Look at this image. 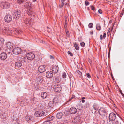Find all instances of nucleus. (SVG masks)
<instances>
[{
  "mask_svg": "<svg viewBox=\"0 0 124 124\" xmlns=\"http://www.w3.org/2000/svg\"><path fill=\"white\" fill-rule=\"evenodd\" d=\"M75 97V96L74 95H73L72 97H71L70 99V101L71 99H72L74 97Z\"/></svg>",
  "mask_w": 124,
  "mask_h": 124,
  "instance_id": "09e8293b",
  "label": "nucleus"
},
{
  "mask_svg": "<svg viewBox=\"0 0 124 124\" xmlns=\"http://www.w3.org/2000/svg\"><path fill=\"white\" fill-rule=\"evenodd\" d=\"M33 9L31 7H30L28 9L27 12L28 15H31L32 13Z\"/></svg>",
  "mask_w": 124,
  "mask_h": 124,
  "instance_id": "4be33fe9",
  "label": "nucleus"
},
{
  "mask_svg": "<svg viewBox=\"0 0 124 124\" xmlns=\"http://www.w3.org/2000/svg\"><path fill=\"white\" fill-rule=\"evenodd\" d=\"M62 4H61V7H62L64 5V3L62 2Z\"/></svg>",
  "mask_w": 124,
  "mask_h": 124,
  "instance_id": "49530a36",
  "label": "nucleus"
},
{
  "mask_svg": "<svg viewBox=\"0 0 124 124\" xmlns=\"http://www.w3.org/2000/svg\"><path fill=\"white\" fill-rule=\"evenodd\" d=\"M13 46V44L11 42H9L6 43V48L9 49V50L12 49Z\"/></svg>",
  "mask_w": 124,
  "mask_h": 124,
  "instance_id": "ddd939ff",
  "label": "nucleus"
},
{
  "mask_svg": "<svg viewBox=\"0 0 124 124\" xmlns=\"http://www.w3.org/2000/svg\"><path fill=\"white\" fill-rule=\"evenodd\" d=\"M65 0H61V2L63 0V1H65Z\"/></svg>",
  "mask_w": 124,
  "mask_h": 124,
  "instance_id": "0e129e2a",
  "label": "nucleus"
},
{
  "mask_svg": "<svg viewBox=\"0 0 124 124\" xmlns=\"http://www.w3.org/2000/svg\"><path fill=\"white\" fill-rule=\"evenodd\" d=\"M22 65V63L20 62H17L15 63V65L17 67H21Z\"/></svg>",
  "mask_w": 124,
  "mask_h": 124,
  "instance_id": "b1692460",
  "label": "nucleus"
},
{
  "mask_svg": "<svg viewBox=\"0 0 124 124\" xmlns=\"http://www.w3.org/2000/svg\"><path fill=\"white\" fill-rule=\"evenodd\" d=\"M47 31H48V32H49V31H50L49 29V28L48 27H47Z\"/></svg>",
  "mask_w": 124,
  "mask_h": 124,
  "instance_id": "864d4df0",
  "label": "nucleus"
},
{
  "mask_svg": "<svg viewBox=\"0 0 124 124\" xmlns=\"http://www.w3.org/2000/svg\"><path fill=\"white\" fill-rule=\"evenodd\" d=\"M4 40L3 38H0V47H3L4 43Z\"/></svg>",
  "mask_w": 124,
  "mask_h": 124,
  "instance_id": "5701e85b",
  "label": "nucleus"
},
{
  "mask_svg": "<svg viewBox=\"0 0 124 124\" xmlns=\"http://www.w3.org/2000/svg\"><path fill=\"white\" fill-rule=\"evenodd\" d=\"M4 20L6 22H9L12 20V17L10 15H7L4 17Z\"/></svg>",
  "mask_w": 124,
  "mask_h": 124,
  "instance_id": "6e6552de",
  "label": "nucleus"
},
{
  "mask_svg": "<svg viewBox=\"0 0 124 124\" xmlns=\"http://www.w3.org/2000/svg\"><path fill=\"white\" fill-rule=\"evenodd\" d=\"M3 31L4 32H11V30H9L7 27H5L3 29Z\"/></svg>",
  "mask_w": 124,
  "mask_h": 124,
  "instance_id": "393cba45",
  "label": "nucleus"
},
{
  "mask_svg": "<svg viewBox=\"0 0 124 124\" xmlns=\"http://www.w3.org/2000/svg\"><path fill=\"white\" fill-rule=\"evenodd\" d=\"M54 104L56 103L59 102V100L58 98L56 97H55L53 99V101H52Z\"/></svg>",
  "mask_w": 124,
  "mask_h": 124,
  "instance_id": "cd10ccee",
  "label": "nucleus"
},
{
  "mask_svg": "<svg viewBox=\"0 0 124 124\" xmlns=\"http://www.w3.org/2000/svg\"><path fill=\"white\" fill-rule=\"evenodd\" d=\"M21 31H18V34H20L21 32Z\"/></svg>",
  "mask_w": 124,
  "mask_h": 124,
  "instance_id": "6e6d98bb",
  "label": "nucleus"
},
{
  "mask_svg": "<svg viewBox=\"0 0 124 124\" xmlns=\"http://www.w3.org/2000/svg\"><path fill=\"white\" fill-rule=\"evenodd\" d=\"M67 20H65V24L66 25L67 24Z\"/></svg>",
  "mask_w": 124,
  "mask_h": 124,
  "instance_id": "5fc2aeb1",
  "label": "nucleus"
},
{
  "mask_svg": "<svg viewBox=\"0 0 124 124\" xmlns=\"http://www.w3.org/2000/svg\"><path fill=\"white\" fill-rule=\"evenodd\" d=\"M122 96L124 98V94H122Z\"/></svg>",
  "mask_w": 124,
  "mask_h": 124,
  "instance_id": "052dcab7",
  "label": "nucleus"
},
{
  "mask_svg": "<svg viewBox=\"0 0 124 124\" xmlns=\"http://www.w3.org/2000/svg\"><path fill=\"white\" fill-rule=\"evenodd\" d=\"M54 91L57 92H59L61 90V88L60 85H55L53 87Z\"/></svg>",
  "mask_w": 124,
  "mask_h": 124,
  "instance_id": "f8f14e48",
  "label": "nucleus"
},
{
  "mask_svg": "<svg viewBox=\"0 0 124 124\" xmlns=\"http://www.w3.org/2000/svg\"><path fill=\"white\" fill-rule=\"evenodd\" d=\"M45 123V122H44L43 123V124H46Z\"/></svg>",
  "mask_w": 124,
  "mask_h": 124,
  "instance_id": "680f3d73",
  "label": "nucleus"
},
{
  "mask_svg": "<svg viewBox=\"0 0 124 124\" xmlns=\"http://www.w3.org/2000/svg\"><path fill=\"white\" fill-rule=\"evenodd\" d=\"M20 60L23 63H27L29 62L27 58L25 57L22 56L20 58Z\"/></svg>",
  "mask_w": 124,
  "mask_h": 124,
  "instance_id": "2eb2a0df",
  "label": "nucleus"
},
{
  "mask_svg": "<svg viewBox=\"0 0 124 124\" xmlns=\"http://www.w3.org/2000/svg\"><path fill=\"white\" fill-rule=\"evenodd\" d=\"M3 47H0V51L1 50H3Z\"/></svg>",
  "mask_w": 124,
  "mask_h": 124,
  "instance_id": "603ef678",
  "label": "nucleus"
},
{
  "mask_svg": "<svg viewBox=\"0 0 124 124\" xmlns=\"http://www.w3.org/2000/svg\"><path fill=\"white\" fill-rule=\"evenodd\" d=\"M121 94L122 95V94H123V93H122V92H120Z\"/></svg>",
  "mask_w": 124,
  "mask_h": 124,
  "instance_id": "e2e57ef3",
  "label": "nucleus"
},
{
  "mask_svg": "<svg viewBox=\"0 0 124 124\" xmlns=\"http://www.w3.org/2000/svg\"><path fill=\"white\" fill-rule=\"evenodd\" d=\"M46 70V67L45 65H41L38 68L39 71L40 73L44 72Z\"/></svg>",
  "mask_w": 124,
  "mask_h": 124,
  "instance_id": "39448f33",
  "label": "nucleus"
},
{
  "mask_svg": "<svg viewBox=\"0 0 124 124\" xmlns=\"http://www.w3.org/2000/svg\"><path fill=\"white\" fill-rule=\"evenodd\" d=\"M47 96V93L46 92H43L41 94V97L43 99L46 98Z\"/></svg>",
  "mask_w": 124,
  "mask_h": 124,
  "instance_id": "412c9836",
  "label": "nucleus"
},
{
  "mask_svg": "<svg viewBox=\"0 0 124 124\" xmlns=\"http://www.w3.org/2000/svg\"><path fill=\"white\" fill-rule=\"evenodd\" d=\"M93 107L94 109L96 111L98 110L99 108L98 105L96 103H94Z\"/></svg>",
  "mask_w": 124,
  "mask_h": 124,
  "instance_id": "a878e982",
  "label": "nucleus"
},
{
  "mask_svg": "<svg viewBox=\"0 0 124 124\" xmlns=\"http://www.w3.org/2000/svg\"><path fill=\"white\" fill-rule=\"evenodd\" d=\"M109 118L110 120L112 121H114L116 119V114L113 113H111L109 114Z\"/></svg>",
  "mask_w": 124,
  "mask_h": 124,
  "instance_id": "423d86ee",
  "label": "nucleus"
},
{
  "mask_svg": "<svg viewBox=\"0 0 124 124\" xmlns=\"http://www.w3.org/2000/svg\"><path fill=\"white\" fill-rule=\"evenodd\" d=\"M50 59H54V57L51 55L50 56Z\"/></svg>",
  "mask_w": 124,
  "mask_h": 124,
  "instance_id": "37998d69",
  "label": "nucleus"
},
{
  "mask_svg": "<svg viewBox=\"0 0 124 124\" xmlns=\"http://www.w3.org/2000/svg\"><path fill=\"white\" fill-rule=\"evenodd\" d=\"M101 26L99 24H97L96 25V28L98 30H100L101 29Z\"/></svg>",
  "mask_w": 124,
  "mask_h": 124,
  "instance_id": "7c9ffc66",
  "label": "nucleus"
},
{
  "mask_svg": "<svg viewBox=\"0 0 124 124\" xmlns=\"http://www.w3.org/2000/svg\"><path fill=\"white\" fill-rule=\"evenodd\" d=\"M63 116L62 113L61 112L58 113L56 114V117L58 119L61 118Z\"/></svg>",
  "mask_w": 124,
  "mask_h": 124,
  "instance_id": "aec40b11",
  "label": "nucleus"
},
{
  "mask_svg": "<svg viewBox=\"0 0 124 124\" xmlns=\"http://www.w3.org/2000/svg\"><path fill=\"white\" fill-rule=\"evenodd\" d=\"M89 60H89V61H90V59H89Z\"/></svg>",
  "mask_w": 124,
  "mask_h": 124,
  "instance_id": "69168bd1",
  "label": "nucleus"
},
{
  "mask_svg": "<svg viewBox=\"0 0 124 124\" xmlns=\"http://www.w3.org/2000/svg\"><path fill=\"white\" fill-rule=\"evenodd\" d=\"M46 124H52L51 122L49 121H45Z\"/></svg>",
  "mask_w": 124,
  "mask_h": 124,
  "instance_id": "f704fd0d",
  "label": "nucleus"
},
{
  "mask_svg": "<svg viewBox=\"0 0 124 124\" xmlns=\"http://www.w3.org/2000/svg\"><path fill=\"white\" fill-rule=\"evenodd\" d=\"M43 81V77H42L39 76L37 79V81L39 84H41Z\"/></svg>",
  "mask_w": 124,
  "mask_h": 124,
  "instance_id": "f3484780",
  "label": "nucleus"
},
{
  "mask_svg": "<svg viewBox=\"0 0 124 124\" xmlns=\"http://www.w3.org/2000/svg\"><path fill=\"white\" fill-rule=\"evenodd\" d=\"M68 54L70 55L71 56H73V55L70 51H69L68 52Z\"/></svg>",
  "mask_w": 124,
  "mask_h": 124,
  "instance_id": "c9c22d12",
  "label": "nucleus"
},
{
  "mask_svg": "<svg viewBox=\"0 0 124 124\" xmlns=\"http://www.w3.org/2000/svg\"><path fill=\"white\" fill-rule=\"evenodd\" d=\"M106 33H104L103 37V39H104L105 38L106 36Z\"/></svg>",
  "mask_w": 124,
  "mask_h": 124,
  "instance_id": "a19ab883",
  "label": "nucleus"
},
{
  "mask_svg": "<svg viewBox=\"0 0 124 124\" xmlns=\"http://www.w3.org/2000/svg\"><path fill=\"white\" fill-rule=\"evenodd\" d=\"M77 111V110L76 108L74 107L71 108L70 109V112L71 114H74L76 113Z\"/></svg>",
  "mask_w": 124,
  "mask_h": 124,
  "instance_id": "a211bd4d",
  "label": "nucleus"
},
{
  "mask_svg": "<svg viewBox=\"0 0 124 124\" xmlns=\"http://www.w3.org/2000/svg\"><path fill=\"white\" fill-rule=\"evenodd\" d=\"M17 2L19 4H20L23 2H25L24 0H17Z\"/></svg>",
  "mask_w": 124,
  "mask_h": 124,
  "instance_id": "c756f323",
  "label": "nucleus"
},
{
  "mask_svg": "<svg viewBox=\"0 0 124 124\" xmlns=\"http://www.w3.org/2000/svg\"><path fill=\"white\" fill-rule=\"evenodd\" d=\"M85 99V97H83L82 98V99L84 100V99Z\"/></svg>",
  "mask_w": 124,
  "mask_h": 124,
  "instance_id": "4d7b16f0",
  "label": "nucleus"
},
{
  "mask_svg": "<svg viewBox=\"0 0 124 124\" xmlns=\"http://www.w3.org/2000/svg\"><path fill=\"white\" fill-rule=\"evenodd\" d=\"M21 13V11L19 10H14L13 14L14 18L16 20L19 19Z\"/></svg>",
  "mask_w": 124,
  "mask_h": 124,
  "instance_id": "f257e3e1",
  "label": "nucleus"
},
{
  "mask_svg": "<svg viewBox=\"0 0 124 124\" xmlns=\"http://www.w3.org/2000/svg\"><path fill=\"white\" fill-rule=\"evenodd\" d=\"M53 75V71L51 70L48 71L46 73V76L48 78H52Z\"/></svg>",
  "mask_w": 124,
  "mask_h": 124,
  "instance_id": "9b49d317",
  "label": "nucleus"
},
{
  "mask_svg": "<svg viewBox=\"0 0 124 124\" xmlns=\"http://www.w3.org/2000/svg\"><path fill=\"white\" fill-rule=\"evenodd\" d=\"M91 9L92 10H94V7H93L92 6H91Z\"/></svg>",
  "mask_w": 124,
  "mask_h": 124,
  "instance_id": "c03bdc74",
  "label": "nucleus"
},
{
  "mask_svg": "<svg viewBox=\"0 0 124 124\" xmlns=\"http://www.w3.org/2000/svg\"><path fill=\"white\" fill-rule=\"evenodd\" d=\"M81 101L82 103H84L85 102V100H84L82 99Z\"/></svg>",
  "mask_w": 124,
  "mask_h": 124,
  "instance_id": "3c124183",
  "label": "nucleus"
},
{
  "mask_svg": "<svg viewBox=\"0 0 124 124\" xmlns=\"http://www.w3.org/2000/svg\"><path fill=\"white\" fill-rule=\"evenodd\" d=\"M66 74L65 72H63V73L62 77L63 78H66Z\"/></svg>",
  "mask_w": 124,
  "mask_h": 124,
  "instance_id": "473e14b6",
  "label": "nucleus"
},
{
  "mask_svg": "<svg viewBox=\"0 0 124 124\" xmlns=\"http://www.w3.org/2000/svg\"><path fill=\"white\" fill-rule=\"evenodd\" d=\"M86 75L87 77L89 78H91V76L89 73H86Z\"/></svg>",
  "mask_w": 124,
  "mask_h": 124,
  "instance_id": "4c0bfd02",
  "label": "nucleus"
},
{
  "mask_svg": "<svg viewBox=\"0 0 124 124\" xmlns=\"http://www.w3.org/2000/svg\"><path fill=\"white\" fill-rule=\"evenodd\" d=\"M89 60H89V61H90V59H89Z\"/></svg>",
  "mask_w": 124,
  "mask_h": 124,
  "instance_id": "338daca9",
  "label": "nucleus"
},
{
  "mask_svg": "<svg viewBox=\"0 0 124 124\" xmlns=\"http://www.w3.org/2000/svg\"><path fill=\"white\" fill-rule=\"evenodd\" d=\"M37 0H33V2H35V1H36Z\"/></svg>",
  "mask_w": 124,
  "mask_h": 124,
  "instance_id": "bf43d9fd",
  "label": "nucleus"
},
{
  "mask_svg": "<svg viewBox=\"0 0 124 124\" xmlns=\"http://www.w3.org/2000/svg\"><path fill=\"white\" fill-rule=\"evenodd\" d=\"M80 118L78 116H77L74 117L72 120V122L76 124H78V122L80 121Z\"/></svg>",
  "mask_w": 124,
  "mask_h": 124,
  "instance_id": "9d476101",
  "label": "nucleus"
},
{
  "mask_svg": "<svg viewBox=\"0 0 124 124\" xmlns=\"http://www.w3.org/2000/svg\"><path fill=\"white\" fill-rule=\"evenodd\" d=\"M100 39L101 40H102V39L103 38L102 35H100Z\"/></svg>",
  "mask_w": 124,
  "mask_h": 124,
  "instance_id": "79ce46f5",
  "label": "nucleus"
},
{
  "mask_svg": "<svg viewBox=\"0 0 124 124\" xmlns=\"http://www.w3.org/2000/svg\"><path fill=\"white\" fill-rule=\"evenodd\" d=\"M26 56L28 60H32L34 59L35 56L33 53L30 52L27 54L26 55Z\"/></svg>",
  "mask_w": 124,
  "mask_h": 124,
  "instance_id": "7ed1b4c3",
  "label": "nucleus"
},
{
  "mask_svg": "<svg viewBox=\"0 0 124 124\" xmlns=\"http://www.w3.org/2000/svg\"><path fill=\"white\" fill-rule=\"evenodd\" d=\"M51 71H53V73L54 74L57 73L58 71V67L56 66H54L52 68Z\"/></svg>",
  "mask_w": 124,
  "mask_h": 124,
  "instance_id": "dca6fc26",
  "label": "nucleus"
},
{
  "mask_svg": "<svg viewBox=\"0 0 124 124\" xmlns=\"http://www.w3.org/2000/svg\"><path fill=\"white\" fill-rule=\"evenodd\" d=\"M98 12L100 14H101L102 13V10L100 9H99L98 10Z\"/></svg>",
  "mask_w": 124,
  "mask_h": 124,
  "instance_id": "ea45409f",
  "label": "nucleus"
},
{
  "mask_svg": "<svg viewBox=\"0 0 124 124\" xmlns=\"http://www.w3.org/2000/svg\"><path fill=\"white\" fill-rule=\"evenodd\" d=\"M85 5L87 6L89 4V3L88 1H85Z\"/></svg>",
  "mask_w": 124,
  "mask_h": 124,
  "instance_id": "72a5a7b5",
  "label": "nucleus"
},
{
  "mask_svg": "<svg viewBox=\"0 0 124 124\" xmlns=\"http://www.w3.org/2000/svg\"><path fill=\"white\" fill-rule=\"evenodd\" d=\"M110 31H109V29L108 30V31L107 32V34L108 35V34L110 33Z\"/></svg>",
  "mask_w": 124,
  "mask_h": 124,
  "instance_id": "8fccbe9b",
  "label": "nucleus"
},
{
  "mask_svg": "<svg viewBox=\"0 0 124 124\" xmlns=\"http://www.w3.org/2000/svg\"><path fill=\"white\" fill-rule=\"evenodd\" d=\"M81 46L83 47H84L85 46V43L84 42H82L80 43Z\"/></svg>",
  "mask_w": 124,
  "mask_h": 124,
  "instance_id": "e433bc0d",
  "label": "nucleus"
},
{
  "mask_svg": "<svg viewBox=\"0 0 124 124\" xmlns=\"http://www.w3.org/2000/svg\"><path fill=\"white\" fill-rule=\"evenodd\" d=\"M21 49L19 47L14 48L13 50V53L16 54H18L21 53Z\"/></svg>",
  "mask_w": 124,
  "mask_h": 124,
  "instance_id": "20e7f679",
  "label": "nucleus"
},
{
  "mask_svg": "<svg viewBox=\"0 0 124 124\" xmlns=\"http://www.w3.org/2000/svg\"><path fill=\"white\" fill-rule=\"evenodd\" d=\"M44 114V113L42 111H38L35 112L34 115L36 117H40L43 116Z\"/></svg>",
  "mask_w": 124,
  "mask_h": 124,
  "instance_id": "1a4fd4ad",
  "label": "nucleus"
},
{
  "mask_svg": "<svg viewBox=\"0 0 124 124\" xmlns=\"http://www.w3.org/2000/svg\"><path fill=\"white\" fill-rule=\"evenodd\" d=\"M25 2L24 3V6L25 8H27L29 7V8L30 7H31V4L30 2H26L25 1Z\"/></svg>",
  "mask_w": 124,
  "mask_h": 124,
  "instance_id": "6ab92c4d",
  "label": "nucleus"
},
{
  "mask_svg": "<svg viewBox=\"0 0 124 124\" xmlns=\"http://www.w3.org/2000/svg\"><path fill=\"white\" fill-rule=\"evenodd\" d=\"M119 123L118 121L116 120V122H115V124H118Z\"/></svg>",
  "mask_w": 124,
  "mask_h": 124,
  "instance_id": "de8ad7c7",
  "label": "nucleus"
},
{
  "mask_svg": "<svg viewBox=\"0 0 124 124\" xmlns=\"http://www.w3.org/2000/svg\"><path fill=\"white\" fill-rule=\"evenodd\" d=\"M7 57L6 54L4 53H2L0 54V59L4 60L6 59Z\"/></svg>",
  "mask_w": 124,
  "mask_h": 124,
  "instance_id": "4468645a",
  "label": "nucleus"
},
{
  "mask_svg": "<svg viewBox=\"0 0 124 124\" xmlns=\"http://www.w3.org/2000/svg\"><path fill=\"white\" fill-rule=\"evenodd\" d=\"M99 114L101 115H105L106 114L105 109L101 107L98 111Z\"/></svg>",
  "mask_w": 124,
  "mask_h": 124,
  "instance_id": "0eeeda50",
  "label": "nucleus"
},
{
  "mask_svg": "<svg viewBox=\"0 0 124 124\" xmlns=\"http://www.w3.org/2000/svg\"><path fill=\"white\" fill-rule=\"evenodd\" d=\"M54 104L52 101H50L48 103V107L50 108L53 107L54 106Z\"/></svg>",
  "mask_w": 124,
  "mask_h": 124,
  "instance_id": "bb28decb",
  "label": "nucleus"
},
{
  "mask_svg": "<svg viewBox=\"0 0 124 124\" xmlns=\"http://www.w3.org/2000/svg\"><path fill=\"white\" fill-rule=\"evenodd\" d=\"M0 6L3 9L8 8L10 6L9 3L8 2L3 1L1 3Z\"/></svg>",
  "mask_w": 124,
  "mask_h": 124,
  "instance_id": "f03ea898",
  "label": "nucleus"
},
{
  "mask_svg": "<svg viewBox=\"0 0 124 124\" xmlns=\"http://www.w3.org/2000/svg\"><path fill=\"white\" fill-rule=\"evenodd\" d=\"M112 22V21L110 20V21L109 22V23H111Z\"/></svg>",
  "mask_w": 124,
  "mask_h": 124,
  "instance_id": "13d9d810",
  "label": "nucleus"
},
{
  "mask_svg": "<svg viewBox=\"0 0 124 124\" xmlns=\"http://www.w3.org/2000/svg\"><path fill=\"white\" fill-rule=\"evenodd\" d=\"M90 33L91 35H92L93 33V31L92 30L91 31Z\"/></svg>",
  "mask_w": 124,
  "mask_h": 124,
  "instance_id": "a18cd8bd",
  "label": "nucleus"
},
{
  "mask_svg": "<svg viewBox=\"0 0 124 124\" xmlns=\"http://www.w3.org/2000/svg\"><path fill=\"white\" fill-rule=\"evenodd\" d=\"M77 72L78 73V74H79L80 75H81L82 74V73L81 72L79 71V70H77Z\"/></svg>",
  "mask_w": 124,
  "mask_h": 124,
  "instance_id": "58836bf2",
  "label": "nucleus"
},
{
  "mask_svg": "<svg viewBox=\"0 0 124 124\" xmlns=\"http://www.w3.org/2000/svg\"><path fill=\"white\" fill-rule=\"evenodd\" d=\"M93 26V24L92 23H89L88 25V27L90 28H92Z\"/></svg>",
  "mask_w": 124,
  "mask_h": 124,
  "instance_id": "2f4dec72",
  "label": "nucleus"
},
{
  "mask_svg": "<svg viewBox=\"0 0 124 124\" xmlns=\"http://www.w3.org/2000/svg\"><path fill=\"white\" fill-rule=\"evenodd\" d=\"M74 46L76 49L78 50L79 49V47L78 46V44L76 43H74Z\"/></svg>",
  "mask_w": 124,
  "mask_h": 124,
  "instance_id": "c85d7f7f",
  "label": "nucleus"
}]
</instances>
